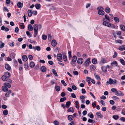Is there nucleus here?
<instances>
[{
  "label": "nucleus",
  "instance_id": "9d476101",
  "mask_svg": "<svg viewBox=\"0 0 125 125\" xmlns=\"http://www.w3.org/2000/svg\"><path fill=\"white\" fill-rule=\"evenodd\" d=\"M53 47L55 46L57 44V42L56 41L54 40H52L51 43Z\"/></svg>",
  "mask_w": 125,
  "mask_h": 125
},
{
  "label": "nucleus",
  "instance_id": "4468645a",
  "mask_svg": "<svg viewBox=\"0 0 125 125\" xmlns=\"http://www.w3.org/2000/svg\"><path fill=\"white\" fill-rule=\"evenodd\" d=\"M22 59L24 61H26L28 59V58L26 55H23L22 56Z\"/></svg>",
  "mask_w": 125,
  "mask_h": 125
},
{
  "label": "nucleus",
  "instance_id": "4be33fe9",
  "mask_svg": "<svg viewBox=\"0 0 125 125\" xmlns=\"http://www.w3.org/2000/svg\"><path fill=\"white\" fill-rule=\"evenodd\" d=\"M71 104V102L70 101H68L66 102L65 105L66 107L67 108H68L69 107Z\"/></svg>",
  "mask_w": 125,
  "mask_h": 125
},
{
  "label": "nucleus",
  "instance_id": "f257e3e1",
  "mask_svg": "<svg viewBox=\"0 0 125 125\" xmlns=\"http://www.w3.org/2000/svg\"><path fill=\"white\" fill-rule=\"evenodd\" d=\"M42 26L40 24L38 25L36 24H35L33 25L34 30V36L35 37L38 34V30H40L42 28Z\"/></svg>",
  "mask_w": 125,
  "mask_h": 125
},
{
  "label": "nucleus",
  "instance_id": "79ce46f5",
  "mask_svg": "<svg viewBox=\"0 0 125 125\" xmlns=\"http://www.w3.org/2000/svg\"><path fill=\"white\" fill-rule=\"evenodd\" d=\"M66 98L65 97H64L63 98H61L60 99V102H62L66 100Z\"/></svg>",
  "mask_w": 125,
  "mask_h": 125
},
{
  "label": "nucleus",
  "instance_id": "c756f323",
  "mask_svg": "<svg viewBox=\"0 0 125 125\" xmlns=\"http://www.w3.org/2000/svg\"><path fill=\"white\" fill-rule=\"evenodd\" d=\"M120 62L123 65H125V61L124 60L122 59H121L120 60Z\"/></svg>",
  "mask_w": 125,
  "mask_h": 125
},
{
  "label": "nucleus",
  "instance_id": "0eeeda50",
  "mask_svg": "<svg viewBox=\"0 0 125 125\" xmlns=\"http://www.w3.org/2000/svg\"><path fill=\"white\" fill-rule=\"evenodd\" d=\"M77 62L79 64H81L83 62V59L81 58H79L78 59Z\"/></svg>",
  "mask_w": 125,
  "mask_h": 125
},
{
  "label": "nucleus",
  "instance_id": "ea45409f",
  "mask_svg": "<svg viewBox=\"0 0 125 125\" xmlns=\"http://www.w3.org/2000/svg\"><path fill=\"white\" fill-rule=\"evenodd\" d=\"M105 11L107 13H109L110 11V9L108 7H106L105 9Z\"/></svg>",
  "mask_w": 125,
  "mask_h": 125
},
{
  "label": "nucleus",
  "instance_id": "ddd939ff",
  "mask_svg": "<svg viewBox=\"0 0 125 125\" xmlns=\"http://www.w3.org/2000/svg\"><path fill=\"white\" fill-rule=\"evenodd\" d=\"M41 70L42 72H45L46 71V68L45 66H43L41 67Z\"/></svg>",
  "mask_w": 125,
  "mask_h": 125
},
{
  "label": "nucleus",
  "instance_id": "72a5a7b5",
  "mask_svg": "<svg viewBox=\"0 0 125 125\" xmlns=\"http://www.w3.org/2000/svg\"><path fill=\"white\" fill-rule=\"evenodd\" d=\"M96 115L97 116H99L100 118H102L103 117V115H101V113L99 112H97L96 113Z\"/></svg>",
  "mask_w": 125,
  "mask_h": 125
},
{
  "label": "nucleus",
  "instance_id": "a18cd8bd",
  "mask_svg": "<svg viewBox=\"0 0 125 125\" xmlns=\"http://www.w3.org/2000/svg\"><path fill=\"white\" fill-rule=\"evenodd\" d=\"M28 63H25L24 65V67L25 68L26 70L28 69Z\"/></svg>",
  "mask_w": 125,
  "mask_h": 125
},
{
  "label": "nucleus",
  "instance_id": "c85d7f7f",
  "mask_svg": "<svg viewBox=\"0 0 125 125\" xmlns=\"http://www.w3.org/2000/svg\"><path fill=\"white\" fill-rule=\"evenodd\" d=\"M52 71L53 72V73L54 74V75L56 76H58V75L57 74V73L56 71V70L54 69H53L52 70Z\"/></svg>",
  "mask_w": 125,
  "mask_h": 125
},
{
  "label": "nucleus",
  "instance_id": "7c9ffc66",
  "mask_svg": "<svg viewBox=\"0 0 125 125\" xmlns=\"http://www.w3.org/2000/svg\"><path fill=\"white\" fill-rule=\"evenodd\" d=\"M92 62L94 64H96L97 63V60L95 58L93 59L92 60Z\"/></svg>",
  "mask_w": 125,
  "mask_h": 125
},
{
  "label": "nucleus",
  "instance_id": "6e6552de",
  "mask_svg": "<svg viewBox=\"0 0 125 125\" xmlns=\"http://www.w3.org/2000/svg\"><path fill=\"white\" fill-rule=\"evenodd\" d=\"M2 89L3 91L4 92H6L8 91V89L7 87L5 85L2 86Z\"/></svg>",
  "mask_w": 125,
  "mask_h": 125
},
{
  "label": "nucleus",
  "instance_id": "49530a36",
  "mask_svg": "<svg viewBox=\"0 0 125 125\" xmlns=\"http://www.w3.org/2000/svg\"><path fill=\"white\" fill-rule=\"evenodd\" d=\"M115 21L116 22H119V20L118 18L117 17H115L114 18Z\"/></svg>",
  "mask_w": 125,
  "mask_h": 125
},
{
  "label": "nucleus",
  "instance_id": "8fccbe9b",
  "mask_svg": "<svg viewBox=\"0 0 125 125\" xmlns=\"http://www.w3.org/2000/svg\"><path fill=\"white\" fill-rule=\"evenodd\" d=\"M63 59L64 60L65 62L67 61V57L65 55H63Z\"/></svg>",
  "mask_w": 125,
  "mask_h": 125
},
{
  "label": "nucleus",
  "instance_id": "e433bc0d",
  "mask_svg": "<svg viewBox=\"0 0 125 125\" xmlns=\"http://www.w3.org/2000/svg\"><path fill=\"white\" fill-rule=\"evenodd\" d=\"M3 113L4 115H6L8 114V111L7 110H5L3 111Z\"/></svg>",
  "mask_w": 125,
  "mask_h": 125
},
{
  "label": "nucleus",
  "instance_id": "5fc2aeb1",
  "mask_svg": "<svg viewBox=\"0 0 125 125\" xmlns=\"http://www.w3.org/2000/svg\"><path fill=\"white\" fill-rule=\"evenodd\" d=\"M119 96H122L124 95V94L123 93L120 91H119Z\"/></svg>",
  "mask_w": 125,
  "mask_h": 125
},
{
  "label": "nucleus",
  "instance_id": "f704fd0d",
  "mask_svg": "<svg viewBox=\"0 0 125 125\" xmlns=\"http://www.w3.org/2000/svg\"><path fill=\"white\" fill-rule=\"evenodd\" d=\"M35 7L37 9H38L40 8L41 6L39 4H37L35 5Z\"/></svg>",
  "mask_w": 125,
  "mask_h": 125
},
{
  "label": "nucleus",
  "instance_id": "f3484780",
  "mask_svg": "<svg viewBox=\"0 0 125 125\" xmlns=\"http://www.w3.org/2000/svg\"><path fill=\"white\" fill-rule=\"evenodd\" d=\"M111 65L113 66H116L117 65V62L116 61H114L111 63Z\"/></svg>",
  "mask_w": 125,
  "mask_h": 125
},
{
  "label": "nucleus",
  "instance_id": "69168bd1",
  "mask_svg": "<svg viewBox=\"0 0 125 125\" xmlns=\"http://www.w3.org/2000/svg\"><path fill=\"white\" fill-rule=\"evenodd\" d=\"M110 103V104L113 105L115 104L114 101L112 100H111L109 101Z\"/></svg>",
  "mask_w": 125,
  "mask_h": 125
},
{
  "label": "nucleus",
  "instance_id": "680f3d73",
  "mask_svg": "<svg viewBox=\"0 0 125 125\" xmlns=\"http://www.w3.org/2000/svg\"><path fill=\"white\" fill-rule=\"evenodd\" d=\"M116 90H117L116 89L114 88H112L111 89V91L115 93L116 91Z\"/></svg>",
  "mask_w": 125,
  "mask_h": 125
},
{
  "label": "nucleus",
  "instance_id": "a19ab883",
  "mask_svg": "<svg viewBox=\"0 0 125 125\" xmlns=\"http://www.w3.org/2000/svg\"><path fill=\"white\" fill-rule=\"evenodd\" d=\"M60 87L59 86L56 85L55 86V88L56 91L58 92L60 90Z\"/></svg>",
  "mask_w": 125,
  "mask_h": 125
},
{
  "label": "nucleus",
  "instance_id": "3c124183",
  "mask_svg": "<svg viewBox=\"0 0 125 125\" xmlns=\"http://www.w3.org/2000/svg\"><path fill=\"white\" fill-rule=\"evenodd\" d=\"M113 99L114 100H117L119 99V98L117 96H114L112 97Z\"/></svg>",
  "mask_w": 125,
  "mask_h": 125
},
{
  "label": "nucleus",
  "instance_id": "423d86ee",
  "mask_svg": "<svg viewBox=\"0 0 125 125\" xmlns=\"http://www.w3.org/2000/svg\"><path fill=\"white\" fill-rule=\"evenodd\" d=\"M57 58L58 60L60 62H61V60L62 59V55L61 53H59L57 55Z\"/></svg>",
  "mask_w": 125,
  "mask_h": 125
},
{
  "label": "nucleus",
  "instance_id": "1a4fd4ad",
  "mask_svg": "<svg viewBox=\"0 0 125 125\" xmlns=\"http://www.w3.org/2000/svg\"><path fill=\"white\" fill-rule=\"evenodd\" d=\"M32 48L33 49H34L35 50H37L38 51H40L41 49V48L39 46H36L35 47L34 46Z\"/></svg>",
  "mask_w": 125,
  "mask_h": 125
},
{
  "label": "nucleus",
  "instance_id": "6ab92c4d",
  "mask_svg": "<svg viewBox=\"0 0 125 125\" xmlns=\"http://www.w3.org/2000/svg\"><path fill=\"white\" fill-rule=\"evenodd\" d=\"M105 19H106V20H107L108 21H110V20L109 19V16L107 15H105V18H104L103 19V21L105 20H106Z\"/></svg>",
  "mask_w": 125,
  "mask_h": 125
},
{
  "label": "nucleus",
  "instance_id": "bb28decb",
  "mask_svg": "<svg viewBox=\"0 0 125 125\" xmlns=\"http://www.w3.org/2000/svg\"><path fill=\"white\" fill-rule=\"evenodd\" d=\"M94 75L95 78L97 79L98 80H100L101 79L99 76L97 74H96L95 73H94Z\"/></svg>",
  "mask_w": 125,
  "mask_h": 125
},
{
  "label": "nucleus",
  "instance_id": "bf43d9fd",
  "mask_svg": "<svg viewBox=\"0 0 125 125\" xmlns=\"http://www.w3.org/2000/svg\"><path fill=\"white\" fill-rule=\"evenodd\" d=\"M72 89L74 90H75L77 89V87L75 85H73L72 86Z\"/></svg>",
  "mask_w": 125,
  "mask_h": 125
},
{
  "label": "nucleus",
  "instance_id": "4c0bfd02",
  "mask_svg": "<svg viewBox=\"0 0 125 125\" xmlns=\"http://www.w3.org/2000/svg\"><path fill=\"white\" fill-rule=\"evenodd\" d=\"M67 111L69 112H71L72 113H73L74 112V110L73 108L72 107H70L68 109Z\"/></svg>",
  "mask_w": 125,
  "mask_h": 125
},
{
  "label": "nucleus",
  "instance_id": "2f4dec72",
  "mask_svg": "<svg viewBox=\"0 0 125 125\" xmlns=\"http://www.w3.org/2000/svg\"><path fill=\"white\" fill-rule=\"evenodd\" d=\"M101 69L102 71L105 72H106L107 71V68L106 67L103 66L101 67Z\"/></svg>",
  "mask_w": 125,
  "mask_h": 125
},
{
  "label": "nucleus",
  "instance_id": "412c9836",
  "mask_svg": "<svg viewBox=\"0 0 125 125\" xmlns=\"http://www.w3.org/2000/svg\"><path fill=\"white\" fill-rule=\"evenodd\" d=\"M5 68L8 70H10L11 69L10 66L8 64L5 65Z\"/></svg>",
  "mask_w": 125,
  "mask_h": 125
},
{
  "label": "nucleus",
  "instance_id": "39448f33",
  "mask_svg": "<svg viewBox=\"0 0 125 125\" xmlns=\"http://www.w3.org/2000/svg\"><path fill=\"white\" fill-rule=\"evenodd\" d=\"M91 63V62L90 61V59L88 58L84 62V65L85 66H87L89 65V64Z\"/></svg>",
  "mask_w": 125,
  "mask_h": 125
},
{
  "label": "nucleus",
  "instance_id": "774afa93",
  "mask_svg": "<svg viewBox=\"0 0 125 125\" xmlns=\"http://www.w3.org/2000/svg\"><path fill=\"white\" fill-rule=\"evenodd\" d=\"M65 93L64 92H62L61 94V95L62 97H64L65 95Z\"/></svg>",
  "mask_w": 125,
  "mask_h": 125
},
{
  "label": "nucleus",
  "instance_id": "37998d69",
  "mask_svg": "<svg viewBox=\"0 0 125 125\" xmlns=\"http://www.w3.org/2000/svg\"><path fill=\"white\" fill-rule=\"evenodd\" d=\"M115 42L120 44H122L123 43V41L122 40H118L115 41Z\"/></svg>",
  "mask_w": 125,
  "mask_h": 125
},
{
  "label": "nucleus",
  "instance_id": "6e6d98bb",
  "mask_svg": "<svg viewBox=\"0 0 125 125\" xmlns=\"http://www.w3.org/2000/svg\"><path fill=\"white\" fill-rule=\"evenodd\" d=\"M61 82L65 86H66L67 85L66 83L65 82V81L63 80H62L61 81Z\"/></svg>",
  "mask_w": 125,
  "mask_h": 125
},
{
  "label": "nucleus",
  "instance_id": "58836bf2",
  "mask_svg": "<svg viewBox=\"0 0 125 125\" xmlns=\"http://www.w3.org/2000/svg\"><path fill=\"white\" fill-rule=\"evenodd\" d=\"M73 59L72 60V61L74 62H75L77 59L76 56L75 55H74L73 56Z\"/></svg>",
  "mask_w": 125,
  "mask_h": 125
},
{
  "label": "nucleus",
  "instance_id": "052dcab7",
  "mask_svg": "<svg viewBox=\"0 0 125 125\" xmlns=\"http://www.w3.org/2000/svg\"><path fill=\"white\" fill-rule=\"evenodd\" d=\"M5 45V44L4 43H2L0 44V48H3Z\"/></svg>",
  "mask_w": 125,
  "mask_h": 125
},
{
  "label": "nucleus",
  "instance_id": "20e7f679",
  "mask_svg": "<svg viewBox=\"0 0 125 125\" xmlns=\"http://www.w3.org/2000/svg\"><path fill=\"white\" fill-rule=\"evenodd\" d=\"M103 21V24L104 25L108 27H110V26L111 25V23L109 22V21L107 20H105Z\"/></svg>",
  "mask_w": 125,
  "mask_h": 125
},
{
  "label": "nucleus",
  "instance_id": "2eb2a0df",
  "mask_svg": "<svg viewBox=\"0 0 125 125\" xmlns=\"http://www.w3.org/2000/svg\"><path fill=\"white\" fill-rule=\"evenodd\" d=\"M28 16L30 17H31L33 13L32 11L31 10H29L28 11Z\"/></svg>",
  "mask_w": 125,
  "mask_h": 125
},
{
  "label": "nucleus",
  "instance_id": "338daca9",
  "mask_svg": "<svg viewBox=\"0 0 125 125\" xmlns=\"http://www.w3.org/2000/svg\"><path fill=\"white\" fill-rule=\"evenodd\" d=\"M33 58L32 56L31 55H29L28 56L29 59L30 60H32L33 59Z\"/></svg>",
  "mask_w": 125,
  "mask_h": 125
},
{
  "label": "nucleus",
  "instance_id": "13d9d810",
  "mask_svg": "<svg viewBox=\"0 0 125 125\" xmlns=\"http://www.w3.org/2000/svg\"><path fill=\"white\" fill-rule=\"evenodd\" d=\"M48 39L50 41L51 40L52 36L51 34H49L48 35Z\"/></svg>",
  "mask_w": 125,
  "mask_h": 125
},
{
  "label": "nucleus",
  "instance_id": "5701e85b",
  "mask_svg": "<svg viewBox=\"0 0 125 125\" xmlns=\"http://www.w3.org/2000/svg\"><path fill=\"white\" fill-rule=\"evenodd\" d=\"M2 79L4 81H6L7 79V77L5 75H3L1 77Z\"/></svg>",
  "mask_w": 125,
  "mask_h": 125
},
{
  "label": "nucleus",
  "instance_id": "9b49d317",
  "mask_svg": "<svg viewBox=\"0 0 125 125\" xmlns=\"http://www.w3.org/2000/svg\"><path fill=\"white\" fill-rule=\"evenodd\" d=\"M17 6L18 8H21L23 6V3L20 2H18L17 3Z\"/></svg>",
  "mask_w": 125,
  "mask_h": 125
},
{
  "label": "nucleus",
  "instance_id": "a878e982",
  "mask_svg": "<svg viewBox=\"0 0 125 125\" xmlns=\"http://www.w3.org/2000/svg\"><path fill=\"white\" fill-rule=\"evenodd\" d=\"M90 69L91 71H94L95 69L96 68L94 65H92L90 66Z\"/></svg>",
  "mask_w": 125,
  "mask_h": 125
},
{
  "label": "nucleus",
  "instance_id": "0e129e2a",
  "mask_svg": "<svg viewBox=\"0 0 125 125\" xmlns=\"http://www.w3.org/2000/svg\"><path fill=\"white\" fill-rule=\"evenodd\" d=\"M82 92L83 94H84L86 93V91L83 88L82 89Z\"/></svg>",
  "mask_w": 125,
  "mask_h": 125
},
{
  "label": "nucleus",
  "instance_id": "dca6fc26",
  "mask_svg": "<svg viewBox=\"0 0 125 125\" xmlns=\"http://www.w3.org/2000/svg\"><path fill=\"white\" fill-rule=\"evenodd\" d=\"M11 90H9L8 92L6 93L5 96L7 97H9L10 96V94L11 93Z\"/></svg>",
  "mask_w": 125,
  "mask_h": 125
},
{
  "label": "nucleus",
  "instance_id": "aec40b11",
  "mask_svg": "<svg viewBox=\"0 0 125 125\" xmlns=\"http://www.w3.org/2000/svg\"><path fill=\"white\" fill-rule=\"evenodd\" d=\"M29 30L30 31H32L33 30V27L31 24H29L28 26Z\"/></svg>",
  "mask_w": 125,
  "mask_h": 125
},
{
  "label": "nucleus",
  "instance_id": "e2e57ef3",
  "mask_svg": "<svg viewBox=\"0 0 125 125\" xmlns=\"http://www.w3.org/2000/svg\"><path fill=\"white\" fill-rule=\"evenodd\" d=\"M19 29L18 27H16L15 29V31L16 33L18 32L19 31Z\"/></svg>",
  "mask_w": 125,
  "mask_h": 125
},
{
  "label": "nucleus",
  "instance_id": "393cba45",
  "mask_svg": "<svg viewBox=\"0 0 125 125\" xmlns=\"http://www.w3.org/2000/svg\"><path fill=\"white\" fill-rule=\"evenodd\" d=\"M68 118L69 120L71 121L73 119V115H69L68 117Z\"/></svg>",
  "mask_w": 125,
  "mask_h": 125
},
{
  "label": "nucleus",
  "instance_id": "f8f14e48",
  "mask_svg": "<svg viewBox=\"0 0 125 125\" xmlns=\"http://www.w3.org/2000/svg\"><path fill=\"white\" fill-rule=\"evenodd\" d=\"M118 49L119 50L123 51L125 50V45H122L119 47Z\"/></svg>",
  "mask_w": 125,
  "mask_h": 125
},
{
  "label": "nucleus",
  "instance_id": "b1692460",
  "mask_svg": "<svg viewBox=\"0 0 125 125\" xmlns=\"http://www.w3.org/2000/svg\"><path fill=\"white\" fill-rule=\"evenodd\" d=\"M4 85L6 86L7 87L9 88H10L11 87V84L8 83H4Z\"/></svg>",
  "mask_w": 125,
  "mask_h": 125
},
{
  "label": "nucleus",
  "instance_id": "09e8293b",
  "mask_svg": "<svg viewBox=\"0 0 125 125\" xmlns=\"http://www.w3.org/2000/svg\"><path fill=\"white\" fill-rule=\"evenodd\" d=\"M68 54L69 55V59L70 60V59L72 57L71 51H69L68 52Z\"/></svg>",
  "mask_w": 125,
  "mask_h": 125
},
{
  "label": "nucleus",
  "instance_id": "a211bd4d",
  "mask_svg": "<svg viewBox=\"0 0 125 125\" xmlns=\"http://www.w3.org/2000/svg\"><path fill=\"white\" fill-rule=\"evenodd\" d=\"M5 76L9 78L10 77V73L8 72H5L4 73Z\"/></svg>",
  "mask_w": 125,
  "mask_h": 125
},
{
  "label": "nucleus",
  "instance_id": "603ef678",
  "mask_svg": "<svg viewBox=\"0 0 125 125\" xmlns=\"http://www.w3.org/2000/svg\"><path fill=\"white\" fill-rule=\"evenodd\" d=\"M20 25L21 29H24V28L25 26L23 23H21L20 24Z\"/></svg>",
  "mask_w": 125,
  "mask_h": 125
},
{
  "label": "nucleus",
  "instance_id": "864d4df0",
  "mask_svg": "<svg viewBox=\"0 0 125 125\" xmlns=\"http://www.w3.org/2000/svg\"><path fill=\"white\" fill-rule=\"evenodd\" d=\"M73 74L75 75H78V72L76 71H74L73 72Z\"/></svg>",
  "mask_w": 125,
  "mask_h": 125
},
{
  "label": "nucleus",
  "instance_id": "473e14b6",
  "mask_svg": "<svg viewBox=\"0 0 125 125\" xmlns=\"http://www.w3.org/2000/svg\"><path fill=\"white\" fill-rule=\"evenodd\" d=\"M35 66L34 63L33 62H31L30 63V66L31 68H33Z\"/></svg>",
  "mask_w": 125,
  "mask_h": 125
},
{
  "label": "nucleus",
  "instance_id": "7ed1b4c3",
  "mask_svg": "<svg viewBox=\"0 0 125 125\" xmlns=\"http://www.w3.org/2000/svg\"><path fill=\"white\" fill-rule=\"evenodd\" d=\"M97 9L98 10V14L101 15H103L104 14V12L103 11V7L99 6L97 8Z\"/></svg>",
  "mask_w": 125,
  "mask_h": 125
},
{
  "label": "nucleus",
  "instance_id": "de8ad7c7",
  "mask_svg": "<svg viewBox=\"0 0 125 125\" xmlns=\"http://www.w3.org/2000/svg\"><path fill=\"white\" fill-rule=\"evenodd\" d=\"M120 28L121 30L123 31H125V27L123 25H120Z\"/></svg>",
  "mask_w": 125,
  "mask_h": 125
},
{
  "label": "nucleus",
  "instance_id": "f03ea898",
  "mask_svg": "<svg viewBox=\"0 0 125 125\" xmlns=\"http://www.w3.org/2000/svg\"><path fill=\"white\" fill-rule=\"evenodd\" d=\"M117 82V80L115 79H114V80L111 78H109V79L108 81H107L106 82V84L108 85L109 84H116Z\"/></svg>",
  "mask_w": 125,
  "mask_h": 125
},
{
  "label": "nucleus",
  "instance_id": "4d7b16f0",
  "mask_svg": "<svg viewBox=\"0 0 125 125\" xmlns=\"http://www.w3.org/2000/svg\"><path fill=\"white\" fill-rule=\"evenodd\" d=\"M14 42H10L9 43V45L11 46L12 47L14 46Z\"/></svg>",
  "mask_w": 125,
  "mask_h": 125
},
{
  "label": "nucleus",
  "instance_id": "c03bdc74",
  "mask_svg": "<svg viewBox=\"0 0 125 125\" xmlns=\"http://www.w3.org/2000/svg\"><path fill=\"white\" fill-rule=\"evenodd\" d=\"M42 39L44 40H45L47 38V36L45 34L43 35L42 37Z\"/></svg>",
  "mask_w": 125,
  "mask_h": 125
},
{
  "label": "nucleus",
  "instance_id": "cd10ccee",
  "mask_svg": "<svg viewBox=\"0 0 125 125\" xmlns=\"http://www.w3.org/2000/svg\"><path fill=\"white\" fill-rule=\"evenodd\" d=\"M106 60L104 58H102L101 59L100 63H104L106 62Z\"/></svg>",
  "mask_w": 125,
  "mask_h": 125
},
{
  "label": "nucleus",
  "instance_id": "c9c22d12",
  "mask_svg": "<svg viewBox=\"0 0 125 125\" xmlns=\"http://www.w3.org/2000/svg\"><path fill=\"white\" fill-rule=\"evenodd\" d=\"M113 118L115 120L118 119L119 118V116L117 115H114L113 117Z\"/></svg>",
  "mask_w": 125,
  "mask_h": 125
}]
</instances>
